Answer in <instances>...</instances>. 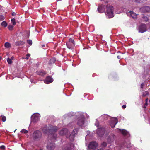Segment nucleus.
<instances>
[{
	"label": "nucleus",
	"mask_w": 150,
	"mask_h": 150,
	"mask_svg": "<svg viewBox=\"0 0 150 150\" xmlns=\"http://www.w3.org/2000/svg\"><path fill=\"white\" fill-rule=\"evenodd\" d=\"M57 130L56 127L53 126H50V127L47 126L44 127L42 129L43 132L48 135V138L52 142H54L57 137V135L54 132Z\"/></svg>",
	"instance_id": "nucleus-1"
},
{
	"label": "nucleus",
	"mask_w": 150,
	"mask_h": 150,
	"mask_svg": "<svg viewBox=\"0 0 150 150\" xmlns=\"http://www.w3.org/2000/svg\"><path fill=\"white\" fill-rule=\"evenodd\" d=\"M113 10L114 8L112 6L107 7L105 13L108 18H111L114 17Z\"/></svg>",
	"instance_id": "nucleus-2"
},
{
	"label": "nucleus",
	"mask_w": 150,
	"mask_h": 150,
	"mask_svg": "<svg viewBox=\"0 0 150 150\" xmlns=\"http://www.w3.org/2000/svg\"><path fill=\"white\" fill-rule=\"evenodd\" d=\"M66 44L67 47L70 49H73L75 45L74 40L72 38L69 39Z\"/></svg>",
	"instance_id": "nucleus-3"
},
{
	"label": "nucleus",
	"mask_w": 150,
	"mask_h": 150,
	"mask_svg": "<svg viewBox=\"0 0 150 150\" xmlns=\"http://www.w3.org/2000/svg\"><path fill=\"white\" fill-rule=\"evenodd\" d=\"M42 136L41 132L39 130L35 131L33 134V137L35 139L38 140L40 139Z\"/></svg>",
	"instance_id": "nucleus-4"
},
{
	"label": "nucleus",
	"mask_w": 150,
	"mask_h": 150,
	"mask_svg": "<svg viewBox=\"0 0 150 150\" xmlns=\"http://www.w3.org/2000/svg\"><path fill=\"white\" fill-rule=\"evenodd\" d=\"M40 115L38 113L33 114L31 116L32 120L34 122H36L38 121L40 119Z\"/></svg>",
	"instance_id": "nucleus-5"
},
{
	"label": "nucleus",
	"mask_w": 150,
	"mask_h": 150,
	"mask_svg": "<svg viewBox=\"0 0 150 150\" xmlns=\"http://www.w3.org/2000/svg\"><path fill=\"white\" fill-rule=\"evenodd\" d=\"M98 145L95 142H90L88 145V148L89 150H93L95 149Z\"/></svg>",
	"instance_id": "nucleus-6"
},
{
	"label": "nucleus",
	"mask_w": 150,
	"mask_h": 150,
	"mask_svg": "<svg viewBox=\"0 0 150 150\" xmlns=\"http://www.w3.org/2000/svg\"><path fill=\"white\" fill-rule=\"evenodd\" d=\"M69 132L68 130L67 129L64 128L62 130H61L59 132V134L60 135L63 136L65 135L66 137L67 138H68Z\"/></svg>",
	"instance_id": "nucleus-7"
},
{
	"label": "nucleus",
	"mask_w": 150,
	"mask_h": 150,
	"mask_svg": "<svg viewBox=\"0 0 150 150\" xmlns=\"http://www.w3.org/2000/svg\"><path fill=\"white\" fill-rule=\"evenodd\" d=\"M139 32L143 33L146 31V27L145 25L142 24L137 28Z\"/></svg>",
	"instance_id": "nucleus-8"
},
{
	"label": "nucleus",
	"mask_w": 150,
	"mask_h": 150,
	"mask_svg": "<svg viewBox=\"0 0 150 150\" xmlns=\"http://www.w3.org/2000/svg\"><path fill=\"white\" fill-rule=\"evenodd\" d=\"M105 129L103 127H100L98 128L97 130V133L99 136H101L105 132Z\"/></svg>",
	"instance_id": "nucleus-9"
},
{
	"label": "nucleus",
	"mask_w": 150,
	"mask_h": 150,
	"mask_svg": "<svg viewBox=\"0 0 150 150\" xmlns=\"http://www.w3.org/2000/svg\"><path fill=\"white\" fill-rule=\"evenodd\" d=\"M110 125L112 128L114 127L117 123V120L116 118H112L111 119Z\"/></svg>",
	"instance_id": "nucleus-10"
},
{
	"label": "nucleus",
	"mask_w": 150,
	"mask_h": 150,
	"mask_svg": "<svg viewBox=\"0 0 150 150\" xmlns=\"http://www.w3.org/2000/svg\"><path fill=\"white\" fill-rule=\"evenodd\" d=\"M77 132V129H75V130H73L71 134L69 136V135L68 137L69 138V139L71 141L74 140L75 135L76 134Z\"/></svg>",
	"instance_id": "nucleus-11"
},
{
	"label": "nucleus",
	"mask_w": 150,
	"mask_h": 150,
	"mask_svg": "<svg viewBox=\"0 0 150 150\" xmlns=\"http://www.w3.org/2000/svg\"><path fill=\"white\" fill-rule=\"evenodd\" d=\"M55 147L54 144L53 143H50L49 142L47 146V149L48 150L53 149Z\"/></svg>",
	"instance_id": "nucleus-12"
},
{
	"label": "nucleus",
	"mask_w": 150,
	"mask_h": 150,
	"mask_svg": "<svg viewBox=\"0 0 150 150\" xmlns=\"http://www.w3.org/2000/svg\"><path fill=\"white\" fill-rule=\"evenodd\" d=\"M117 131H118L122 133L125 136H129V134L128 132L125 129H120L117 128L116 129Z\"/></svg>",
	"instance_id": "nucleus-13"
},
{
	"label": "nucleus",
	"mask_w": 150,
	"mask_h": 150,
	"mask_svg": "<svg viewBox=\"0 0 150 150\" xmlns=\"http://www.w3.org/2000/svg\"><path fill=\"white\" fill-rule=\"evenodd\" d=\"M53 79L50 76H49L46 78L44 80V82L45 83L49 84L53 82Z\"/></svg>",
	"instance_id": "nucleus-14"
},
{
	"label": "nucleus",
	"mask_w": 150,
	"mask_h": 150,
	"mask_svg": "<svg viewBox=\"0 0 150 150\" xmlns=\"http://www.w3.org/2000/svg\"><path fill=\"white\" fill-rule=\"evenodd\" d=\"M84 123V117L83 115L81 116V117L79 119L77 122V124L80 126H82Z\"/></svg>",
	"instance_id": "nucleus-15"
},
{
	"label": "nucleus",
	"mask_w": 150,
	"mask_h": 150,
	"mask_svg": "<svg viewBox=\"0 0 150 150\" xmlns=\"http://www.w3.org/2000/svg\"><path fill=\"white\" fill-rule=\"evenodd\" d=\"M128 16L132 17L133 18L136 19L137 17V14L133 12L132 11H130L127 13Z\"/></svg>",
	"instance_id": "nucleus-16"
},
{
	"label": "nucleus",
	"mask_w": 150,
	"mask_h": 150,
	"mask_svg": "<svg viewBox=\"0 0 150 150\" xmlns=\"http://www.w3.org/2000/svg\"><path fill=\"white\" fill-rule=\"evenodd\" d=\"M140 10L143 12H149L150 11V8L148 7H145L140 9Z\"/></svg>",
	"instance_id": "nucleus-17"
},
{
	"label": "nucleus",
	"mask_w": 150,
	"mask_h": 150,
	"mask_svg": "<svg viewBox=\"0 0 150 150\" xmlns=\"http://www.w3.org/2000/svg\"><path fill=\"white\" fill-rule=\"evenodd\" d=\"M105 7L104 6H100L98 7V11L100 13H103L104 11Z\"/></svg>",
	"instance_id": "nucleus-18"
},
{
	"label": "nucleus",
	"mask_w": 150,
	"mask_h": 150,
	"mask_svg": "<svg viewBox=\"0 0 150 150\" xmlns=\"http://www.w3.org/2000/svg\"><path fill=\"white\" fill-rule=\"evenodd\" d=\"M68 146H70V147H68L67 149V150H72L74 148V145L73 144L71 143L70 145H68Z\"/></svg>",
	"instance_id": "nucleus-19"
},
{
	"label": "nucleus",
	"mask_w": 150,
	"mask_h": 150,
	"mask_svg": "<svg viewBox=\"0 0 150 150\" xmlns=\"http://www.w3.org/2000/svg\"><path fill=\"white\" fill-rule=\"evenodd\" d=\"M101 118H104V119L105 120H108V119H110V117L108 116L107 115H102L101 117Z\"/></svg>",
	"instance_id": "nucleus-20"
},
{
	"label": "nucleus",
	"mask_w": 150,
	"mask_h": 150,
	"mask_svg": "<svg viewBox=\"0 0 150 150\" xmlns=\"http://www.w3.org/2000/svg\"><path fill=\"white\" fill-rule=\"evenodd\" d=\"M1 25L2 26L6 27L7 25V23L5 21H4L1 23Z\"/></svg>",
	"instance_id": "nucleus-21"
},
{
	"label": "nucleus",
	"mask_w": 150,
	"mask_h": 150,
	"mask_svg": "<svg viewBox=\"0 0 150 150\" xmlns=\"http://www.w3.org/2000/svg\"><path fill=\"white\" fill-rule=\"evenodd\" d=\"M4 45L5 47L6 48H9L11 47V44L8 42H6Z\"/></svg>",
	"instance_id": "nucleus-22"
},
{
	"label": "nucleus",
	"mask_w": 150,
	"mask_h": 150,
	"mask_svg": "<svg viewBox=\"0 0 150 150\" xmlns=\"http://www.w3.org/2000/svg\"><path fill=\"white\" fill-rule=\"evenodd\" d=\"M114 140V137L113 136H112L111 137H109L108 141H109V142H112Z\"/></svg>",
	"instance_id": "nucleus-23"
},
{
	"label": "nucleus",
	"mask_w": 150,
	"mask_h": 150,
	"mask_svg": "<svg viewBox=\"0 0 150 150\" xmlns=\"http://www.w3.org/2000/svg\"><path fill=\"white\" fill-rule=\"evenodd\" d=\"M12 23L13 25H15L16 24L15 19L14 18L12 19L11 20Z\"/></svg>",
	"instance_id": "nucleus-24"
},
{
	"label": "nucleus",
	"mask_w": 150,
	"mask_h": 150,
	"mask_svg": "<svg viewBox=\"0 0 150 150\" xmlns=\"http://www.w3.org/2000/svg\"><path fill=\"white\" fill-rule=\"evenodd\" d=\"M24 43V42H16L15 43V45L16 46H18L21 44H23Z\"/></svg>",
	"instance_id": "nucleus-25"
},
{
	"label": "nucleus",
	"mask_w": 150,
	"mask_h": 150,
	"mask_svg": "<svg viewBox=\"0 0 150 150\" xmlns=\"http://www.w3.org/2000/svg\"><path fill=\"white\" fill-rule=\"evenodd\" d=\"M20 132H23L26 134L28 133V131L25 129H23Z\"/></svg>",
	"instance_id": "nucleus-26"
},
{
	"label": "nucleus",
	"mask_w": 150,
	"mask_h": 150,
	"mask_svg": "<svg viewBox=\"0 0 150 150\" xmlns=\"http://www.w3.org/2000/svg\"><path fill=\"white\" fill-rule=\"evenodd\" d=\"M13 26L12 25H9L8 27V28L10 30H13Z\"/></svg>",
	"instance_id": "nucleus-27"
},
{
	"label": "nucleus",
	"mask_w": 150,
	"mask_h": 150,
	"mask_svg": "<svg viewBox=\"0 0 150 150\" xmlns=\"http://www.w3.org/2000/svg\"><path fill=\"white\" fill-rule=\"evenodd\" d=\"M5 19L3 15H0V21L4 20Z\"/></svg>",
	"instance_id": "nucleus-28"
},
{
	"label": "nucleus",
	"mask_w": 150,
	"mask_h": 150,
	"mask_svg": "<svg viewBox=\"0 0 150 150\" xmlns=\"http://www.w3.org/2000/svg\"><path fill=\"white\" fill-rule=\"evenodd\" d=\"M143 19L144 20L146 21H147L148 20L147 17L146 16H143Z\"/></svg>",
	"instance_id": "nucleus-29"
},
{
	"label": "nucleus",
	"mask_w": 150,
	"mask_h": 150,
	"mask_svg": "<svg viewBox=\"0 0 150 150\" xmlns=\"http://www.w3.org/2000/svg\"><path fill=\"white\" fill-rule=\"evenodd\" d=\"M7 61L8 62L9 64H11L12 63V60L11 59H10L9 58H8L7 59Z\"/></svg>",
	"instance_id": "nucleus-30"
},
{
	"label": "nucleus",
	"mask_w": 150,
	"mask_h": 150,
	"mask_svg": "<svg viewBox=\"0 0 150 150\" xmlns=\"http://www.w3.org/2000/svg\"><path fill=\"white\" fill-rule=\"evenodd\" d=\"M2 120L3 122H5L6 120V117H5V116H2Z\"/></svg>",
	"instance_id": "nucleus-31"
},
{
	"label": "nucleus",
	"mask_w": 150,
	"mask_h": 150,
	"mask_svg": "<svg viewBox=\"0 0 150 150\" xmlns=\"http://www.w3.org/2000/svg\"><path fill=\"white\" fill-rule=\"evenodd\" d=\"M27 43L30 45H31L32 44V42L31 40H27Z\"/></svg>",
	"instance_id": "nucleus-32"
},
{
	"label": "nucleus",
	"mask_w": 150,
	"mask_h": 150,
	"mask_svg": "<svg viewBox=\"0 0 150 150\" xmlns=\"http://www.w3.org/2000/svg\"><path fill=\"white\" fill-rule=\"evenodd\" d=\"M148 92L147 91H145L143 94V96H145L146 95H148Z\"/></svg>",
	"instance_id": "nucleus-33"
},
{
	"label": "nucleus",
	"mask_w": 150,
	"mask_h": 150,
	"mask_svg": "<svg viewBox=\"0 0 150 150\" xmlns=\"http://www.w3.org/2000/svg\"><path fill=\"white\" fill-rule=\"evenodd\" d=\"M106 145H107V144H106V143H105V142H103L102 144L101 145L103 147H105L106 146Z\"/></svg>",
	"instance_id": "nucleus-34"
},
{
	"label": "nucleus",
	"mask_w": 150,
	"mask_h": 150,
	"mask_svg": "<svg viewBox=\"0 0 150 150\" xmlns=\"http://www.w3.org/2000/svg\"><path fill=\"white\" fill-rule=\"evenodd\" d=\"M98 125H99L98 122V120H96V123L95 124V125L97 127L98 126Z\"/></svg>",
	"instance_id": "nucleus-35"
},
{
	"label": "nucleus",
	"mask_w": 150,
	"mask_h": 150,
	"mask_svg": "<svg viewBox=\"0 0 150 150\" xmlns=\"http://www.w3.org/2000/svg\"><path fill=\"white\" fill-rule=\"evenodd\" d=\"M26 56H27V57L25 58V59H28L29 57L30 56V54H27Z\"/></svg>",
	"instance_id": "nucleus-36"
},
{
	"label": "nucleus",
	"mask_w": 150,
	"mask_h": 150,
	"mask_svg": "<svg viewBox=\"0 0 150 150\" xmlns=\"http://www.w3.org/2000/svg\"><path fill=\"white\" fill-rule=\"evenodd\" d=\"M39 74L41 75H43L44 74H45V73L44 72V71H41L40 73Z\"/></svg>",
	"instance_id": "nucleus-37"
},
{
	"label": "nucleus",
	"mask_w": 150,
	"mask_h": 150,
	"mask_svg": "<svg viewBox=\"0 0 150 150\" xmlns=\"http://www.w3.org/2000/svg\"><path fill=\"white\" fill-rule=\"evenodd\" d=\"M0 148L2 149H5V146L4 145L1 146L0 147Z\"/></svg>",
	"instance_id": "nucleus-38"
},
{
	"label": "nucleus",
	"mask_w": 150,
	"mask_h": 150,
	"mask_svg": "<svg viewBox=\"0 0 150 150\" xmlns=\"http://www.w3.org/2000/svg\"><path fill=\"white\" fill-rule=\"evenodd\" d=\"M147 105V103L146 102L144 103V108H146V106Z\"/></svg>",
	"instance_id": "nucleus-39"
},
{
	"label": "nucleus",
	"mask_w": 150,
	"mask_h": 150,
	"mask_svg": "<svg viewBox=\"0 0 150 150\" xmlns=\"http://www.w3.org/2000/svg\"><path fill=\"white\" fill-rule=\"evenodd\" d=\"M122 107L124 109L126 108V105H124L122 106Z\"/></svg>",
	"instance_id": "nucleus-40"
},
{
	"label": "nucleus",
	"mask_w": 150,
	"mask_h": 150,
	"mask_svg": "<svg viewBox=\"0 0 150 150\" xmlns=\"http://www.w3.org/2000/svg\"><path fill=\"white\" fill-rule=\"evenodd\" d=\"M144 85V84L143 83L141 84V88H143V86Z\"/></svg>",
	"instance_id": "nucleus-41"
},
{
	"label": "nucleus",
	"mask_w": 150,
	"mask_h": 150,
	"mask_svg": "<svg viewBox=\"0 0 150 150\" xmlns=\"http://www.w3.org/2000/svg\"><path fill=\"white\" fill-rule=\"evenodd\" d=\"M53 61V62H54L55 60L54 59H52L50 60V62H52V61Z\"/></svg>",
	"instance_id": "nucleus-42"
},
{
	"label": "nucleus",
	"mask_w": 150,
	"mask_h": 150,
	"mask_svg": "<svg viewBox=\"0 0 150 150\" xmlns=\"http://www.w3.org/2000/svg\"><path fill=\"white\" fill-rule=\"evenodd\" d=\"M31 82H32V83H33L34 82V80H32V79H31Z\"/></svg>",
	"instance_id": "nucleus-43"
},
{
	"label": "nucleus",
	"mask_w": 150,
	"mask_h": 150,
	"mask_svg": "<svg viewBox=\"0 0 150 150\" xmlns=\"http://www.w3.org/2000/svg\"><path fill=\"white\" fill-rule=\"evenodd\" d=\"M117 58L118 59H120V56H117Z\"/></svg>",
	"instance_id": "nucleus-44"
},
{
	"label": "nucleus",
	"mask_w": 150,
	"mask_h": 150,
	"mask_svg": "<svg viewBox=\"0 0 150 150\" xmlns=\"http://www.w3.org/2000/svg\"><path fill=\"white\" fill-rule=\"evenodd\" d=\"M88 137V135H86V137H85L86 140L87 139V138Z\"/></svg>",
	"instance_id": "nucleus-45"
},
{
	"label": "nucleus",
	"mask_w": 150,
	"mask_h": 150,
	"mask_svg": "<svg viewBox=\"0 0 150 150\" xmlns=\"http://www.w3.org/2000/svg\"><path fill=\"white\" fill-rule=\"evenodd\" d=\"M97 150H104L102 149H98Z\"/></svg>",
	"instance_id": "nucleus-46"
},
{
	"label": "nucleus",
	"mask_w": 150,
	"mask_h": 150,
	"mask_svg": "<svg viewBox=\"0 0 150 150\" xmlns=\"http://www.w3.org/2000/svg\"><path fill=\"white\" fill-rule=\"evenodd\" d=\"M42 47H44L45 46V45H42Z\"/></svg>",
	"instance_id": "nucleus-47"
},
{
	"label": "nucleus",
	"mask_w": 150,
	"mask_h": 150,
	"mask_svg": "<svg viewBox=\"0 0 150 150\" xmlns=\"http://www.w3.org/2000/svg\"><path fill=\"white\" fill-rule=\"evenodd\" d=\"M13 57H12L10 59H11L12 60L13 59Z\"/></svg>",
	"instance_id": "nucleus-48"
},
{
	"label": "nucleus",
	"mask_w": 150,
	"mask_h": 150,
	"mask_svg": "<svg viewBox=\"0 0 150 150\" xmlns=\"http://www.w3.org/2000/svg\"><path fill=\"white\" fill-rule=\"evenodd\" d=\"M148 99H146V102H147V101H148Z\"/></svg>",
	"instance_id": "nucleus-49"
},
{
	"label": "nucleus",
	"mask_w": 150,
	"mask_h": 150,
	"mask_svg": "<svg viewBox=\"0 0 150 150\" xmlns=\"http://www.w3.org/2000/svg\"><path fill=\"white\" fill-rule=\"evenodd\" d=\"M14 14H15V13H13L12 14V15H13V16L15 15Z\"/></svg>",
	"instance_id": "nucleus-50"
},
{
	"label": "nucleus",
	"mask_w": 150,
	"mask_h": 150,
	"mask_svg": "<svg viewBox=\"0 0 150 150\" xmlns=\"http://www.w3.org/2000/svg\"><path fill=\"white\" fill-rule=\"evenodd\" d=\"M1 57H0V60H1Z\"/></svg>",
	"instance_id": "nucleus-51"
}]
</instances>
